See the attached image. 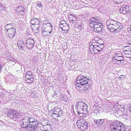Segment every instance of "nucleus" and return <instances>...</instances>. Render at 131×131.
I'll return each instance as SVG.
<instances>
[{
	"label": "nucleus",
	"mask_w": 131,
	"mask_h": 131,
	"mask_svg": "<svg viewBox=\"0 0 131 131\" xmlns=\"http://www.w3.org/2000/svg\"><path fill=\"white\" fill-rule=\"evenodd\" d=\"M80 77L77 79L75 86L76 88L82 92L88 90L90 87V85L91 81L84 75Z\"/></svg>",
	"instance_id": "f257e3e1"
},
{
	"label": "nucleus",
	"mask_w": 131,
	"mask_h": 131,
	"mask_svg": "<svg viewBox=\"0 0 131 131\" xmlns=\"http://www.w3.org/2000/svg\"><path fill=\"white\" fill-rule=\"evenodd\" d=\"M30 118L26 116L22 119L23 124L21 126L22 128H26L30 131H34L37 127V125L35 124H31Z\"/></svg>",
	"instance_id": "f03ea898"
},
{
	"label": "nucleus",
	"mask_w": 131,
	"mask_h": 131,
	"mask_svg": "<svg viewBox=\"0 0 131 131\" xmlns=\"http://www.w3.org/2000/svg\"><path fill=\"white\" fill-rule=\"evenodd\" d=\"M110 127L111 131H126L125 126L119 121H115L111 123Z\"/></svg>",
	"instance_id": "7ed1b4c3"
},
{
	"label": "nucleus",
	"mask_w": 131,
	"mask_h": 131,
	"mask_svg": "<svg viewBox=\"0 0 131 131\" xmlns=\"http://www.w3.org/2000/svg\"><path fill=\"white\" fill-rule=\"evenodd\" d=\"M52 25L49 23L43 24L41 26V31L43 37L50 35L52 29Z\"/></svg>",
	"instance_id": "20e7f679"
},
{
	"label": "nucleus",
	"mask_w": 131,
	"mask_h": 131,
	"mask_svg": "<svg viewBox=\"0 0 131 131\" xmlns=\"http://www.w3.org/2000/svg\"><path fill=\"white\" fill-rule=\"evenodd\" d=\"M106 25L108 28L110 30L111 32H114V34L118 33L120 30L121 29L119 28V26L118 24H114V25L108 24L107 23Z\"/></svg>",
	"instance_id": "39448f33"
},
{
	"label": "nucleus",
	"mask_w": 131,
	"mask_h": 131,
	"mask_svg": "<svg viewBox=\"0 0 131 131\" xmlns=\"http://www.w3.org/2000/svg\"><path fill=\"white\" fill-rule=\"evenodd\" d=\"M35 42L33 39L31 37H28L26 40V46L29 50H31L34 47Z\"/></svg>",
	"instance_id": "423d86ee"
},
{
	"label": "nucleus",
	"mask_w": 131,
	"mask_h": 131,
	"mask_svg": "<svg viewBox=\"0 0 131 131\" xmlns=\"http://www.w3.org/2000/svg\"><path fill=\"white\" fill-rule=\"evenodd\" d=\"M6 32L8 36L10 38H12L15 35L16 30L14 28L6 29Z\"/></svg>",
	"instance_id": "0eeeda50"
},
{
	"label": "nucleus",
	"mask_w": 131,
	"mask_h": 131,
	"mask_svg": "<svg viewBox=\"0 0 131 131\" xmlns=\"http://www.w3.org/2000/svg\"><path fill=\"white\" fill-rule=\"evenodd\" d=\"M8 115L9 117L11 119L16 118L18 116L17 112L14 110L10 109L9 111Z\"/></svg>",
	"instance_id": "6e6552de"
},
{
	"label": "nucleus",
	"mask_w": 131,
	"mask_h": 131,
	"mask_svg": "<svg viewBox=\"0 0 131 131\" xmlns=\"http://www.w3.org/2000/svg\"><path fill=\"white\" fill-rule=\"evenodd\" d=\"M119 10L121 13L124 14H128L130 11L129 7L128 6L121 7Z\"/></svg>",
	"instance_id": "1a4fd4ad"
},
{
	"label": "nucleus",
	"mask_w": 131,
	"mask_h": 131,
	"mask_svg": "<svg viewBox=\"0 0 131 131\" xmlns=\"http://www.w3.org/2000/svg\"><path fill=\"white\" fill-rule=\"evenodd\" d=\"M40 26V24H33V25H32V28L34 33H37L39 31V29L41 27Z\"/></svg>",
	"instance_id": "9d476101"
},
{
	"label": "nucleus",
	"mask_w": 131,
	"mask_h": 131,
	"mask_svg": "<svg viewBox=\"0 0 131 131\" xmlns=\"http://www.w3.org/2000/svg\"><path fill=\"white\" fill-rule=\"evenodd\" d=\"M54 110V111H53V115H58L57 117H60L63 115V113L60 108H55Z\"/></svg>",
	"instance_id": "9b49d317"
},
{
	"label": "nucleus",
	"mask_w": 131,
	"mask_h": 131,
	"mask_svg": "<svg viewBox=\"0 0 131 131\" xmlns=\"http://www.w3.org/2000/svg\"><path fill=\"white\" fill-rule=\"evenodd\" d=\"M93 122L95 124L99 126H101L105 122V119H94L93 121Z\"/></svg>",
	"instance_id": "f8f14e48"
},
{
	"label": "nucleus",
	"mask_w": 131,
	"mask_h": 131,
	"mask_svg": "<svg viewBox=\"0 0 131 131\" xmlns=\"http://www.w3.org/2000/svg\"><path fill=\"white\" fill-rule=\"evenodd\" d=\"M25 9L23 6H19L16 9V11L19 14L23 15L24 14Z\"/></svg>",
	"instance_id": "ddd939ff"
},
{
	"label": "nucleus",
	"mask_w": 131,
	"mask_h": 131,
	"mask_svg": "<svg viewBox=\"0 0 131 131\" xmlns=\"http://www.w3.org/2000/svg\"><path fill=\"white\" fill-rule=\"evenodd\" d=\"M59 27L63 30L68 31L69 30V26L67 23H64L63 24H60Z\"/></svg>",
	"instance_id": "4468645a"
},
{
	"label": "nucleus",
	"mask_w": 131,
	"mask_h": 131,
	"mask_svg": "<svg viewBox=\"0 0 131 131\" xmlns=\"http://www.w3.org/2000/svg\"><path fill=\"white\" fill-rule=\"evenodd\" d=\"M77 108V112L78 115L80 117H83L84 115L83 111V108L78 107H76Z\"/></svg>",
	"instance_id": "2eb2a0df"
},
{
	"label": "nucleus",
	"mask_w": 131,
	"mask_h": 131,
	"mask_svg": "<svg viewBox=\"0 0 131 131\" xmlns=\"http://www.w3.org/2000/svg\"><path fill=\"white\" fill-rule=\"evenodd\" d=\"M124 58L120 57L115 55H114L113 58L112 59L113 61L115 62L121 61H124Z\"/></svg>",
	"instance_id": "dca6fc26"
},
{
	"label": "nucleus",
	"mask_w": 131,
	"mask_h": 131,
	"mask_svg": "<svg viewBox=\"0 0 131 131\" xmlns=\"http://www.w3.org/2000/svg\"><path fill=\"white\" fill-rule=\"evenodd\" d=\"M19 49H22L24 47L25 44L22 40H18L17 42Z\"/></svg>",
	"instance_id": "f3484780"
},
{
	"label": "nucleus",
	"mask_w": 131,
	"mask_h": 131,
	"mask_svg": "<svg viewBox=\"0 0 131 131\" xmlns=\"http://www.w3.org/2000/svg\"><path fill=\"white\" fill-rule=\"evenodd\" d=\"M88 128V123L85 121L83 123H82L81 129L82 130H85Z\"/></svg>",
	"instance_id": "a211bd4d"
},
{
	"label": "nucleus",
	"mask_w": 131,
	"mask_h": 131,
	"mask_svg": "<svg viewBox=\"0 0 131 131\" xmlns=\"http://www.w3.org/2000/svg\"><path fill=\"white\" fill-rule=\"evenodd\" d=\"M88 106L87 104L84 103V105L83 107V112L84 115H87L88 114V111L87 110Z\"/></svg>",
	"instance_id": "6ab92c4d"
},
{
	"label": "nucleus",
	"mask_w": 131,
	"mask_h": 131,
	"mask_svg": "<svg viewBox=\"0 0 131 131\" xmlns=\"http://www.w3.org/2000/svg\"><path fill=\"white\" fill-rule=\"evenodd\" d=\"M95 21L94 17L92 18L90 20V22H89V23H90V26L92 28H93L96 24Z\"/></svg>",
	"instance_id": "aec40b11"
},
{
	"label": "nucleus",
	"mask_w": 131,
	"mask_h": 131,
	"mask_svg": "<svg viewBox=\"0 0 131 131\" xmlns=\"http://www.w3.org/2000/svg\"><path fill=\"white\" fill-rule=\"evenodd\" d=\"M84 103L82 101L78 102H76L75 107L83 108V106H84Z\"/></svg>",
	"instance_id": "412c9836"
},
{
	"label": "nucleus",
	"mask_w": 131,
	"mask_h": 131,
	"mask_svg": "<svg viewBox=\"0 0 131 131\" xmlns=\"http://www.w3.org/2000/svg\"><path fill=\"white\" fill-rule=\"evenodd\" d=\"M26 80L27 82L28 83H32L34 80V78L30 77H26Z\"/></svg>",
	"instance_id": "4be33fe9"
},
{
	"label": "nucleus",
	"mask_w": 131,
	"mask_h": 131,
	"mask_svg": "<svg viewBox=\"0 0 131 131\" xmlns=\"http://www.w3.org/2000/svg\"><path fill=\"white\" fill-rule=\"evenodd\" d=\"M30 23L32 25H33V24H40L39 19L36 18L32 19L30 21Z\"/></svg>",
	"instance_id": "5701e85b"
},
{
	"label": "nucleus",
	"mask_w": 131,
	"mask_h": 131,
	"mask_svg": "<svg viewBox=\"0 0 131 131\" xmlns=\"http://www.w3.org/2000/svg\"><path fill=\"white\" fill-rule=\"evenodd\" d=\"M103 27V25H100L99 26V27L96 28V29H94V30H96L97 32H99L101 31L102 29V28Z\"/></svg>",
	"instance_id": "b1692460"
},
{
	"label": "nucleus",
	"mask_w": 131,
	"mask_h": 131,
	"mask_svg": "<svg viewBox=\"0 0 131 131\" xmlns=\"http://www.w3.org/2000/svg\"><path fill=\"white\" fill-rule=\"evenodd\" d=\"M94 20L95 21V22L96 23V24H102V23H101V21L100 19H98L97 18H94Z\"/></svg>",
	"instance_id": "393cba45"
},
{
	"label": "nucleus",
	"mask_w": 131,
	"mask_h": 131,
	"mask_svg": "<svg viewBox=\"0 0 131 131\" xmlns=\"http://www.w3.org/2000/svg\"><path fill=\"white\" fill-rule=\"evenodd\" d=\"M33 75L32 74V72L30 71H28L26 74V77H32L33 76Z\"/></svg>",
	"instance_id": "a878e982"
},
{
	"label": "nucleus",
	"mask_w": 131,
	"mask_h": 131,
	"mask_svg": "<svg viewBox=\"0 0 131 131\" xmlns=\"http://www.w3.org/2000/svg\"><path fill=\"white\" fill-rule=\"evenodd\" d=\"M79 121L78 120L77 121L76 123V124L79 128L81 129L82 123L79 122Z\"/></svg>",
	"instance_id": "bb28decb"
},
{
	"label": "nucleus",
	"mask_w": 131,
	"mask_h": 131,
	"mask_svg": "<svg viewBox=\"0 0 131 131\" xmlns=\"http://www.w3.org/2000/svg\"><path fill=\"white\" fill-rule=\"evenodd\" d=\"M74 27L75 28H77L80 29L82 28V25H81L76 24L74 25Z\"/></svg>",
	"instance_id": "cd10ccee"
},
{
	"label": "nucleus",
	"mask_w": 131,
	"mask_h": 131,
	"mask_svg": "<svg viewBox=\"0 0 131 131\" xmlns=\"http://www.w3.org/2000/svg\"><path fill=\"white\" fill-rule=\"evenodd\" d=\"M125 52L126 54L127 55H130V57H131V50H126L125 51Z\"/></svg>",
	"instance_id": "c85d7f7f"
},
{
	"label": "nucleus",
	"mask_w": 131,
	"mask_h": 131,
	"mask_svg": "<svg viewBox=\"0 0 131 131\" xmlns=\"http://www.w3.org/2000/svg\"><path fill=\"white\" fill-rule=\"evenodd\" d=\"M106 125L105 124H102L100 127V128L102 130H104L106 128Z\"/></svg>",
	"instance_id": "c756f323"
},
{
	"label": "nucleus",
	"mask_w": 131,
	"mask_h": 131,
	"mask_svg": "<svg viewBox=\"0 0 131 131\" xmlns=\"http://www.w3.org/2000/svg\"><path fill=\"white\" fill-rule=\"evenodd\" d=\"M111 21H110V23L109 24L114 25L115 24H118V23L117 22L113 20L112 19H111Z\"/></svg>",
	"instance_id": "7c9ffc66"
},
{
	"label": "nucleus",
	"mask_w": 131,
	"mask_h": 131,
	"mask_svg": "<svg viewBox=\"0 0 131 131\" xmlns=\"http://www.w3.org/2000/svg\"><path fill=\"white\" fill-rule=\"evenodd\" d=\"M114 55L116 56H117L118 57H120L124 58L123 57V54L120 53H116V54H115Z\"/></svg>",
	"instance_id": "2f4dec72"
},
{
	"label": "nucleus",
	"mask_w": 131,
	"mask_h": 131,
	"mask_svg": "<svg viewBox=\"0 0 131 131\" xmlns=\"http://www.w3.org/2000/svg\"><path fill=\"white\" fill-rule=\"evenodd\" d=\"M47 124L46 125H45L44 126H43L42 127V130L43 131H47L48 130V129L47 128Z\"/></svg>",
	"instance_id": "473e14b6"
},
{
	"label": "nucleus",
	"mask_w": 131,
	"mask_h": 131,
	"mask_svg": "<svg viewBox=\"0 0 131 131\" xmlns=\"http://www.w3.org/2000/svg\"><path fill=\"white\" fill-rule=\"evenodd\" d=\"M100 25H102V24H96L93 27H94V29H96V28H98L99 27V26Z\"/></svg>",
	"instance_id": "72a5a7b5"
},
{
	"label": "nucleus",
	"mask_w": 131,
	"mask_h": 131,
	"mask_svg": "<svg viewBox=\"0 0 131 131\" xmlns=\"http://www.w3.org/2000/svg\"><path fill=\"white\" fill-rule=\"evenodd\" d=\"M97 47H96V46H95L94 45H90V46L89 49L90 50V48H93L94 49H96Z\"/></svg>",
	"instance_id": "f704fd0d"
},
{
	"label": "nucleus",
	"mask_w": 131,
	"mask_h": 131,
	"mask_svg": "<svg viewBox=\"0 0 131 131\" xmlns=\"http://www.w3.org/2000/svg\"><path fill=\"white\" fill-rule=\"evenodd\" d=\"M13 26L12 24H9L7 25L6 26V28L9 27L10 28H13V27L11 26Z\"/></svg>",
	"instance_id": "c9c22d12"
},
{
	"label": "nucleus",
	"mask_w": 131,
	"mask_h": 131,
	"mask_svg": "<svg viewBox=\"0 0 131 131\" xmlns=\"http://www.w3.org/2000/svg\"><path fill=\"white\" fill-rule=\"evenodd\" d=\"M94 45L96 46V47L101 46V45L97 42H95V43H94Z\"/></svg>",
	"instance_id": "e433bc0d"
},
{
	"label": "nucleus",
	"mask_w": 131,
	"mask_h": 131,
	"mask_svg": "<svg viewBox=\"0 0 131 131\" xmlns=\"http://www.w3.org/2000/svg\"><path fill=\"white\" fill-rule=\"evenodd\" d=\"M62 98L63 99H62V100L64 102L63 103L64 104L66 103L67 101V99L65 98V99H64V98H63V97H62Z\"/></svg>",
	"instance_id": "4c0bfd02"
},
{
	"label": "nucleus",
	"mask_w": 131,
	"mask_h": 131,
	"mask_svg": "<svg viewBox=\"0 0 131 131\" xmlns=\"http://www.w3.org/2000/svg\"><path fill=\"white\" fill-rule=\"evenodd\" d=\"M96 49L99 51H101L102 50V49L100 47V46L97 47Z\"/></svg>",
	"instance_id": "58836bf2"
},
{
	"label": "nucleus",
	"mask_w": 131,
	"mask_h": 131,
	"mask_svg": "<svg viewBox=\"0 0 131 131\" xmlns=\"http://www.w3.org/2000/svg\"><path fill=\"white\" fill-rule=\"evenodd\" d=\"M64 23H66V21L64 20H63V21H62L60 23V24H64Z\"/></svg>",
	"instance_id": "ea45409f"
},
{
	"label": "nucleus",
	"mask_w": 131,
	"mask_h": 131,
	"mask_svg": "<svg viewBox=\"0 0 131 131\" xmlns=\"http://www.w3.org/2000/svg\"><path fill=\"white\" fill-rule=\"evenodd\" d=\"M77 19V18L75 17H73V19L71 20L72 21H74L75 20H76Z\"/></svg>",
	"instance_id": "a19ab883"
},
{
	"label": "nucleus",
	"mask_w": 131,
	"mask_h": 131,
	"mask_svg": "<svg viewBox=\"0 0 131 131\" xmlns=\"http://www.w3.org/2000/svg\"><path fill=\"white\" fill-rule=\"evenodd\" d=\"M119 61V62H116L117 64H120L121 63H123V62H122V61Z\"/></svg>",
	"instance_id": "79ce46f5"
},
{
	"label": "nucleus",
	"mask_w": 131,
	"mask_h": 131,
	"mask_svg": "<svg viewBox=\"0 0 131 131\" xmlns=\"http://www.w3.org/2000/svg\"><path fill=\"white\" fill-rule=\"evenodd\" d=\"M37 4L39 7H41L42 6V5L38 3Z\"/></svg>",
	"instance_id": "37998d69"
},
{
	"label": "nucleus",
	"mask_w": 131,
	"mask_h": 131,
	"mask_svg": "<svg viewBox=\"0 0 131 131\" xmlns=\"http://www.w3.org/2000/svg\"><path fill=\"white\" fill-rule=\"evenodd\" d=\"M32 118H30V120H31V124L32 123H33L34 122V121H32Z\"/></svg>",
	"instance_id": "c03bdc74"
},
{
	"label": "nucleus",
	"mask_w": 131,
	"mask_h": 131,
	"mask_svg": "<svg viewBox=\"0 0 131 131\" xmlns=\"http://www.w3.org/2000/svg\"><path fill=\"white\" fill-rule=\"evenodd\" d=\"M126 57H127L129 58H130L131 57H130V55H127V56H126Z\"/></svg>",
	"instance_id": "a18cd8bd"
},
{
	"label": "nucleus",
	"mask_w": 131,
	"mask_h": 131,
	"mask_svg": "<svg viewBox=\"0 0 131 131\" xmlns=\"http://www.w3.org/2000/svg\"><path fill=\"white\" fill-rule=\"evenodd\" d=\"M1 64H0V70H1Z\"/></svg>",
	"instance_id": "49530a36"
},
{
	"label": "nucleus",
	"mask_w": 131,
	"mask_h": 131,
	"mask_svg": "<svg viewBox=\"0 0 131 131\" xmlns=\"http://www.w3.org/2000/svg\"><path fill=\"white\" fill-rule=\"evenodd\" d=\"M55 94H57V95H58V94H57L56 93V92H55Z\"/></svg>",
	"instance_id": "de8ad7c7"
},
{
	"label": "nucleus",
	"mask_w": 131,
	"mask_h": 131,
	"mask_svg": "<svg viewBox=\"0 0 131 131\" xmlns=\"http://www.w3.org/2000/svg\"><path fill=\"white\" fill-rule=\"evenodd\" d=\"M53 0H52L51 1H50V2H52Z\"/></svg>",
	"instance_id": "09e8293b"
},
{
	"label": "nucleus",
	"mask_w": 131,
	"mask_h": 131,
	"mask_svg": "<svg viewBox=\"0 0 131 131\" xmlns=\"http://www.w3.org/2000/svg\"><path fill=\"white\" fill-rule=\"evenodd\" d=\"M121 76H123V75H121Z\"/></svg>",
	"instance_id": "8fccbe9b"
}]
</instances>
